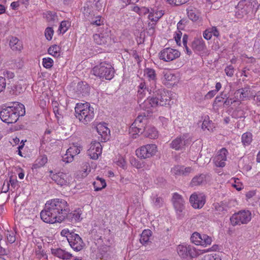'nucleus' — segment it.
Masks as SVG:
<instances>
[{
  "label": "nucleus",
  "mask_w": 260,
  "mask_h": 260,
  "mask_svg": "<svg viewBox=\"0 0 260 260\" xmlns=\"http://www.w3.org/2000/svg\"><path fill=\"white\" fill-rule=\"evenodd\" d=\"M69 212L67 202L64 200L56 199L46 203L40 216L46 223L60 222L68 216Z\"/></svg>",
  "instance_id": "f257e3e1"
},
{
  "label": "nucleus",
  "mask_w": 260,
  "mask_h": 260,
  "mask_svg": "<svg viewBox=\"0 0 260 260\" xmlns=\"http://www.w3.org/2000/svg\"><path fill=\"white\" fill-rule=\"evenodd\" d=\"M11 105L3 108L0 111L1 119L3 122L7 123L16 122L19 116H22L25 113L23 104L18 102H14Z\"/></svg>",
  "instance_id": "f03ea898"
},
{
  "label": "nucleus",
  "mask_w": 260,
  "mask_h": 260,
  "mask_svg": "<svg viewBox=\"0 0 260 260\" xmlns=\"http://www.w3.org/2000/svg\"><path fill=\"white\" fill-rule=\"evenodd\" d=\"M75 111L76 117L84 124H87L94 117V109L88 103H77Z\"/></svg>",
  "instance_id": "7ed1b4c3"
},
{
  "label": "nucleus",
  "mask_w": 260,
  "mask_h": 260,
  "mask_svg": "<svg viewBox=\"0 0 260 260\" xmlns=\"http://www.w3.org/2000/svg\"><path fill=\"white\" fill-rule=\"evenodd\" d=\"M93 74L102 79L111 80L114 77V68L109 64L102 63L92 69Z\"/></svg>",
  "instance_id": "20e7f679"
},
{
  "label": "nucleus",
  "mask_w": 260,
  "mask_h": 260,
  "mask_svg": "<svg viewBox=\"0 0 260 260\" xmlns=\"http://www.w3.org/2000/svg\"><path fill=\"white\" fill-rule=\"evenodd\" d=\"M251 213L249 210H241L234 214L230 218L232 225H240L248 223L251 219Z\"/></svg>",
  "instance_id": "39448f33"
},
{
  "label": "nucleus",
  "mask_w": 260,
  "mask_h": 260,
  "mask_svg": "<svg viewBox=\"0 0 260 260\" xmlns=\"http://www.w3.org/2000/svg\"><path fill=\"white\" fill-rule=\"evenodd\" d=\"M176 250L179 256L183 259L188 260L196 257L198 255V252L196 248L188 245H179Z\"/></svg>",
  "instance_id": "423d86ee"
},
{
  "label": "nucleus",
  "mask_w": 260,
  "mask_h": 260,
  "mask_svg": "<svg viewBox=\"0 0 260 260\" xmlns=\"http://www.w3.org/2000/svg\"><path fill=\"white\" fill-rule=\"evenodd\" d=\"M157 151V147L155 144H147L137 149L136 153L138 157L145 159L152 157Z\"/></svg>",
  "instance_id": "0eeeda50"
},
{
  "label": "nucleus",
  "mask_w": 260,
  "mask_h": 260,
  "mask_svg": "<svg viewBox=\"0 0 260 260\" xmlns=\"http://www.w3.org/2000/svg\"><path fill=\"white\" fill-rule=\"evenodd\" d=\"M148 111L139 114L135 121L130 127V133H134L133 135H136L139 133L142 134L145 130L144 124L143 121L146 116H148Z\"/></svg>",
  "instance_id": "6e6552de"
},
{
  "label": "nucleus",
  "mask_w": 260,
  "mask_h": 260,
  "mask_svg": "<svg viewBox=\"0 0 260 260\" xmlns=\"http://www.w3.org/2000/svg\"><path fill=\"white\" fill-rule=\"evenodd\" d=\"M171 202L177 214L181 215L185 209V204L183 196L177 192H174L172 194Z\"/></svg>",
  "instance_id": "1a4fd4ad"
},
{
  "label": "nucleus",
  "mask_w": 260,
  "mask_h": 260,
  "mask_svg": "<svg viewBox=\"0 0 260 260\" xmlns=\"http://www.w3.org/2000/svg\"><path fill=\"white\" fill-rule=\"evenodd\" d=\"M101 29L99 34L93 36V40L98 45H105L110 40V30L107 27Z\"/></svg>",
  "instance_id": "9d476101"
},
{
  "label": "nucleus",
  "mask_w": 260,
  "mask_h": 260,
  "mask_svg": "<svg viewBox=\"0 0 260 260\" xmlns=\"http://www.w3.org/2000/svg\"><path fill=\"white\" fill-rule=\"evenodd\" d=\"M49 173V177L58 185L63 186L69 184L71 178L67 174L63 173L54 174L52 171H50Z\"/></svg>",
  "instance_id": "9b49d317"
},
{
  "label": "nucleus",
  "mask_w": 260,
  "mask_h": 260,
  "mask_svg": "<svg viewBox=\"0 0 260 260\" xmlns=\"http://www.w3.org/2000/svg\"><path fill=\"white\" fill-rule=\"evenodd\" d=\"M68 242L71 247L76 251L82 249L84 244L81 238L75 233L70 236L68 238Z\"/></svg>",
  "instance_id": "f8f14e48"
},
{
  "label": "nucleus",
  "mask_w": 260,
  "mask_h": 260,
  "mask_svg": "<svg viewBox=\"0 0 260 260\" xmlns=\"http://www.w3.org/2000/svg\"><path fill=\"white\" fill-rule=\"evenodd\" d=\"M189 201L194 208L200 209L204 205L206 198L203 194L194 193L190 196Z\"/></svg>",
  "instance_id": "ddd939ff"
},
{
  "label": "nucleus",
  "mask_w": 260,
  "mask_h": 260,
  "mask_svg": "<svg viewBox=\"0 0 260 260\" xmlns=\"http://www.w3.org/2000/svg\"><path fill=\"white\" fill-rule=\"evenodd\" d=\"M102 146L100 142H92L90 144L89 149L87 151V154L93 159H97L102 154Z\"/></svg>",
  "instance_id": "4468645a"
},
{
  "label": "nucleus",
  "mask_w": 260,
  "mask_h": 260,
  "mask_svg": "<svg viewBox=\"0 0 260 260\" xmlns=\"http://www.w3.org/2000/svg\"><path fill=\"white\" fill-rule=\"evenodd\" d=\"M228 153V150L224 148L218 151L217 155L214 159V164L216 167L222 168L225 166Z\"/></svg>",
  "instance_id": "2eb2a0df"
},
{
  "label": "nucleus",
  "mask_w": 260,
  "mask_h": 260,
  "mask_svg": "<svg viewBox=\"0 0 260 260\" xmlns=\"http://www.w3.org/2000/svg\"><path fill=\"white\" fill-rule=\"evenodd\" d=\"M180 55V52L177 50L170 48H166L164 49V61H172Z\"/></svg>",
  "instance_id": "dca6fc26"
},
{
  "label": "nucleus",
  "mask_w": 260,
  "mask_h": 260,
  "mask_svg": "<svg viewBox=\"0 0 260 260\" xmlns=\"http://www.w3.org/2000/svg\"><path fill=\"white\" fill-rule=\"evenodd\" d=\"M51 252L54 256L66 260L70 259L73 256L72 254L60 248L51 249Z\"/></svg>",
  "instance_id": "f3484780"
},
{
  "label": "nucleus",
  "mask_w": 260,
  "mask_h": 260,
  "mask_svg": "<svg viewBox=\"0 0 260 260\" xmlns=\"http://www.w3.org/2000/svg\"><path fill=\"white\" fill-rule=\"evenodd\" d=\"M164 77L166 82H164V84L168 85V86H172L174 85L177 82V78L174 74L171 73L170 71L164 72Z\"/></svg>",
  "instance_id": "a211bd4d"
},
{
  "label": "nucleus",
  "mask_w": 260,
  "mask_h": 260,
  "mask_svg": "<svg viewBox=\"0 0 260 260\" xmlns=\"http://www.w3.org/2000/svg\"><path fill=\"white\" fill-rule=\"evenodd\" d=\"M96 129L104 141L108 139V136L110 134V131L106 126V123H99L96 126Z\"/></svg>",
  "instance_id": "6ab92c4d"
},
{
  "label": "nucleus",
  "mask_w": 260,
  "mask_h": 260,
  "mask_svg": "<svg viewBox=\"0 0 260 260\" xmlns=\"http://www.w3.org/2000/svg\"><path fill=\"white\" fill-rule=\"evenodd\" d=\"M187 140H185L184 136L177 137L172 141L171 143V147L175 150L181 149L183 146L187 144Z\"/></svg>",
  "instance_id": "aec40b11"
},
{
  "label": "nucleus",
  "mask_w": 260,
  "mask_h": 260,
  "mask_svg": "<svg viewBox=\"0 0 260 260\" xmlns=\"http://www.w3.org/2000/svg\"><path fill=\"white\" fill-rule=\"evenodd\" d=\"M192 47L197 51H201L206 49V45L202 38H197L192 42Z\"/></svg>",
  "instance_id": "412c9836"
},
{
  "label": "nucleus",
  "mask_w": 260,
  "mask_h": 260,
  "mask_svg": "<svg viewBox=\"0 0 260 260\" xmlns=\"http://www.w3.org/2000/svg\"><path fill=\"white\" fill-rule=\"evenodd\" d=\"M9 45L13 50L20 51L23 48L21 41L16 37H12Z\"/></svg>",
  "instance_id": "4be33fe9"
},
{
  "label": "nucleus",
  "mask_w": 260,
  "mask_h": 260,
  "mask_svg": "<svg viewBox=\"0 0 260 260\" xmlns=\"http://www.w3.org/2000/svg\"><path fill=\"white\" fill-rule=\"evenodd\" d=\"M151 236V231L149 230H145L141 235L140 242L144 245H148L150 242L149 239Z\"/></svg>",
  "instance_id": "5701e85b"
},
{
  "label": "nucleus",
  "mask_w": 260,
  "mask_h": 260,
  "mask_svg": "<svg viewBox=\"0 0 260 260\" xmlns=\"http://www.w3.org/2000/svg\"><path fill=\"white\" fill-rule=\"evenodd\" d=\"M48 161L47 157L46 155L40 156L35 161L32 166V169H38L43 167Z\"/></svg>",
  "instance_id": "b1692460"
},
{
  "label": "nucleus",
  "mask_w": 260,
  "mask_h": 260,
  "mask_svg": "<svg viewBox=\"0 0 260 260\" xmlns=\"http://www.w3.org/2000/svg\"><path fill=\"white\" fill-rule=\"evenodd\" d=\"M145 133V136L150 139H155L158 136V133L156 128L153 126H150L147 128L145 127L143 132Z\"/></svg>",
  "instance_id": "393cba45"
},
{
  "label": "nucleus",
  "mask_w": 260,
  "mask_h": 260,
  "mask_svg": "<svg viewBox=\"0 0 260 260\" xmlns=\"http://www.w3.org/2000/svg\"><path fill=\"white\" fill-rule=\"evenodd\" d=\"M174 93L170 91H164V102L165 106L169 107L173 103V98Z\"/></svg>",
  "instance_id": "a878e982"
},
{
  "label": "nucleus",
  "mask_w": 260,
  "mask_h": 260,
  "mask_svg": "<svg viewBox=\"0 0 260 260\" xmlns=\"http://www.w3.org/2000/svg\"><path fill=\"white\" fill-rule=\"evenodd\" d=\"M241 141L244 146H249L252 141V134L250 132L244 133L241 137Z\"/></svg>",
  "instance_id": "bb28decb"
},
{
  "label": "nucleus",
  "mask_w": 260,
  "mask_h": 260,
  "mask_svg": "<svg viewBox=\"0 0 260 260\" xmlns=\"http://www.w3.org/2000/svg\"><path fill=\"white\" fill-rule=\"evenodd\" d=\"M149 92L148 88L145 82H141L138 86V96L139 98H143Z\"/></svg>",
  "instance_id": "cd10ccee"
},
{
  "label": "nucleus",
  "mask_w": 260,
  "mask_h": 260,
  "mask_svg": "<svg viewBox=\"0 0 260 260\" xmlns=\"http://www.w3.org/2000/svg\"><path fill=\"white\" fill-rule=\"evenodd\" d=\"M205 181V175L200 174L194 176L191 181L190 184L192 186L200 185Z\"/></svg>",
  "instance_id": "c85d7f7f"
},
{
  "label": "nucleus",
  "mask_w": 260,
  "mask_h": 260,
  "mask_svg": "<svg viewBox=\"0 0 260 260\" xmlns=\"http://www.w3.org/2000/svg\"><path fill=\"white\" fill-rule=\"evenodd\" d=\"M249 90L246 88H243L237 90L235 92L236 97L239 98L240 100H244L246 98L249 94Z\"/></svg>",
  "instance_id": "c756f323"
},
{
  "label": "nucleus",
  "mask_w": 260,
  "mask_h": 260,
  "mask_svg": "<svg viewBox=\"0 0 260 260\" xmlns=\"http://www.w3.org/2000/svg\"><path fill=\"white\" fill-rule=\"evenodd\" d=\"M160 92V91H159ZM162 96L161 93L158 97H153L149 100V104L152 107H158L161 106Z\"/></svg>",
  "instance_id": "7c9ffc66"
},
{
  "label": "nucleus",
  "mask_w": 260,
  "mask_h": 260,
  "mask_svg": "<svg viewBox=\"0 0 260 260\" xmlns=\"http://www.w3.org/2000/svg\"><path fill=\"white\" fill-rule=\"evenodd\" d=\"M94 190L99 191L105 188L106 186V183L104 179L98 178L96 182L93 183Z\"/></svg>",
  "instance_id": "2f4dec72"
},
{
  "label": "nucleus",
  "mask_w": 260,
  "mask_h": 260,
  "mask_svg": "<svg viewBox=\"0 0 260 260\" xmlns=\"http://www.w3.org/2000/svg\"><path fill=\"white\" fill-rule=\"evenodd\" d=\"M48 52L54 57H58L60 56V48L56 45H52L49 48Z\"/></svg>",
  "instance_id": "473e14b6"
},
{
  "label": "nucleus",
  "mask_w": 260,
  "mask_h": 260,
  "mask_svg": "<svg viewBox=\"0 0 260 260\" xmlns=\"http://www.w3.org/2000/svg\"><path fill=\"white\" fill-rule=\"evenodd\" d=\"M215 211L218 214L224 213L227 210V207L223 203H216L213 204Z\"/></svg>",
  "instance_id": "72a5a7b5"
},
{
  "label": "nucleus",
  "mask_w": 260,
  "mask_h": 260,
  "mask_svg": "<svg viewBox=\"0 0 260 260\" xmlns=\"http://www.w3.org/2000/svg\"><path fill=\"white\" fill-rule=\"evenodd\" d=\"M52 105L53 107V112L57 118L58 119L60 118H62L63 116V113L61 109L58 107V103L56 102L54 103L53 102Z\"/></svg>",
  "instance_id": "f704fd0d"
},
{
  "label": "nucleus",
  "mask_w": 260,
  "mask_h": 260,
  "mask_svg": "<svg viewBox=\"0 0 260 260\" xmlns=\"http://www.w3.org/2000/svg\"><path fill=\"white\" fill-rule=\"evenodd\" d=\"M201 241L200 245L203 246H207V245H210L212 241V238L207 235L203 234L201 235Z\"/></svg>",
  "instance_id": "c9c22d12"
},
{
  "label": "nucleus",
  "mask_w": 260,
  "mask_h": 260,
  "mask_svg": "<svg viewBox=\"0 0 260 260\" xmlns=\"http://www.w3.org/2000/svg\"><path fill=\"white\" fill-rule=\"evenodd\" d=\"M187 14L188 18L192 21H197L200 17L199 14L196 12V10L192 9L187 10Z\"/></svg>",
  "instance_id": "e433bc0d"
},
{
  "label": "nucleus",
  "mask_w": 260,
  "mask_h": 260,
  "mask_svg": "<svg viewBox=\"0 0 260 260\" xmlns=\"http://www.w3.org/2000/svg\"><path fill=\"white\" fill-rule=\"evenodd\" d=\"M236 9V11L235 12V15L237 18H242L244 15L246 13V11L243 8V5L242 4H239Z\"/></svg>",
  "instance_id": "4c0bfd02"
},
{
  "label": "nucleus",
  "mask_w": 260,
  "mask_h": 260,
  "mask_svg": "<svg viewBox=\"0 0 260 260\" xmlns=\"http://www.w3.org/2000/svg\"><path fill=\"white\" fill-rule=\"evenodd\" d=\"M201 235L197 232L193 233L191 237L190 240L192 243H194L197 245H200L201 241Z\"/></svg>",
  "instance_id": "58836bf2"
},
{
  "label": "nucleus",
  "mask_w": 260,
  "mask_h": 260,
  "mask_svg": "<svg viewBox=\"0 0 260 260\" xmlns=\"http://www.w3.org/2000/svg\"><path fill=\"white\" fill-rule=\"evenodd\" d=\"M80 152V149L79 147H77V146H72L70 147L69 149L67 150V155H73V156H75L77 154H78Z\"/></svg>",
  "instance_id": "ea45409f"
},
{
  "label": "nucleus",
  "mask_w": 260,
  "mask_h": 260,
  "mask_svg": "<svg viewBox=\"0 0 260 260\" xmlns=\"http://www.w3.org/2000/svg\"><path fill=\"white\" fill-rule=\"evenodd\" d=\"M44 17L49 22H54L56 19L57 16L55 13L51 11H48L44 14Z\"/></svg>",
  "instance_id": "a19ab883"
},
{
  "label": "nucleus",
  "mask_w": 260,
  "mask_h": 260,
  "mask_svg": "<svg viewBox=\"0 0 260 260\" xmlns=\"http://www.w3.org/2000/svg\"><path fill=\"white\" fill-rule=\"evenodd\" d=\"M213 123L209 120H204L203 122L202 128L203 129H207L209 132L213 131Z\"/></svg>",
  "instance_id": "79ce46f5"
},
{
  "label": "nucleus",
  "mask_w": 260,
  "mask_h": 260,
  "mask_svg": "<svg viewBox=\"0 0 260 260\" xmlns=\"http://www.w3.org/2000/svg\"><path fill=\"white\" fill-rule=\"evenodd\" d=\"M70 26V23L67 21H62L60 24L58 28V30L61 33H64L68 29L69 26Z\"/></svg>",
  "instance_id": "37998d69"
},
{
  "label": "nucleus",
  "mask_w": 260,
  "mask_h": 260,
  "mask_svg": "<svg viewBox=\"0 0 260 260\" xmlns=\"http://www.w3.org/2000/svg\"><path fill=\"white\" fill-rule=\"evenodd\" d=\"M90 24L92 25L100 26L104 24V20L101 19V16L98 15L95 18H92L90 21Z\"/></svg>",
  "instance_id": "c03bdc74"
},
{
  "label": "nucleus",
  "mask_w": 260,
  "mask_h": 260,
  "mask_svg": "<svg viewBox=\"0 0 260 260\" xmlns=\"http://www.w3.org/2000/svg\"><path fill=\"white\" fill-rule=\"evenodd\" d=\"M8 241L12 244L16 241L15 233L12 231H7L6 234Z\"/></svg>",
  "instance_id": "a18cd8bd"
},
{
  "label": "nucleus",
  "mask_w": 260,
  "mask_h": 260,
  "mask_svg": "<svg viewBox=\"0 0 260 260\" xmlns=\"http://www.w3.org/2000/svg\"><path fill=\"white\" fill-rule=\"evenodd\" d=\"M43 65L46 69L51 68L53 63V60L50 57L44 58L43 59Z\"/></svg>",
  "instance_id": "49530a36"
},
{
  "label": "nucleus",
  "mask_w": 260,
  "mask_h": 260,
  "mask_svg": "<svg viewBox=\"0 0 260 260\" xmlns=\"http://www.w3.org/2000/svg\"><path fill=\"white\" fill-rule=\"evenodd\" d=\"M149 80H154L155 79V71L152 69L147 68L144 71Z\"/></svg>",
  "instance_id": "de8ad7c7"
},
{
  "label": "nucleus",
  "mask_w": 260,
  "mask_h": 260,
  "mask_svg": "<svg viewBox=\"0 0 260 260\" xmlns=\"http://www.w3.org/2000/svg\"><path fill=\"white\" fill-rule=\"evenodd\" d=\"M183 166H176L172 169L173 173L178 176L182 175Z\"/></svg>",
  "instance_id": "09e8293b"
},
{
  "label": "nucleus",
  "mask_w": 260,
  "mask_h": 260,
  "mask_svg": "<svg viewBox=\"0 0 260 260\" xmlns=\"http://www.w3.org/2000/svg\"><path fill=\"white\" fill-rule=\"evenodd\" d=\"M224 72L228 76L232 77L235 72L234 68L232 65H229L225 68Z\"/></svg>",
  "instance_id": "8fccbe9b"
},
{
  "label": "nucleus",
  "mask_w": 260,
  "mask_h": 260,
  "mask_svg": "<svg viewBox=\"0 0 260 260\" xmlns=\"http://www.w3.org/2000/svg\"><path fill=\"white\" fill-rule=\"evenodd\" d=\"M54 31L51 27H47L45 32V35L48 40H51L52 38Z\"/></svg>",
  "instance_id": "3c124183"
},
{
  "label": "nucleus",
  "mask_w": 260,
  "mask_h": 260,
  "mask_svg": "<svg viewBox=\"0 0 260 260\" xmlns=\"http://www.w3.org/2000/svg\"><path fill=\"white\" fill-rule=\"evenodd\" d=\"M162 15H161L160 13H159L158 15L156 13L155 14L151 13L148 15V17L151 21H157L161 17Z\"/></svg>",
  "instance_id": "603ef678"
},
{
  "label": "nucleus",
  "mask_w": 260,
  "mask_h": 260,
  "mask_svg": "<svg viewBox=\"0 0 260 260\" xmlns=\"http://www.w3.org/2000/svg\"><path fill=\"white\" fill-rule=\"evenodd\" d=\"M204 260H221L220 257L217 254H208L204 256Z\"/></svg>",
  "instance_id": "864d4df0"
},
{
  "label": "nucleus",
  "mask_w": 260,
  "mask_h": 260,
  "mask_svg": "<svg viewBox=\"0 0 260 260\" xmlns=\"http://www.w3.org/2000/svg\"><path fill=\"white\" fill-rule=\"evenodd\" d=\"M95 6L98 11L101 10L105 5V0H95Z\"/></svg>",
  "instance_id": "5fc2aeb1"
},
{
  "label": "nucleus",
  "mask_w": 260,
  "mask_h": 260,
  "mask_svg": "<svg viewBox=\"0 0 260 260\" xmlns=\"http://www.w3.org/2000/svg\"><path fill=\"white\" fill-rule=\"evenodd\" d=\"M4 78H7L8 79H13L14 77V74L12 72L9 71H5L3 72Z\"/></svg>",
  "instance_id": "6e6d98bb"
},
{
  "label": "nucleus",
  "mask_w": 260,
  "mask_h": 260,
  "mask_svg": "<svg viewBox=\"0 0 260 260\" xmlns=\"http://www.w3.org/2000/svg\"><path fill=\"white\" fill-rule=\"evenodd\" d=\"M74 157L73 155H67V151L66 152V154L62 157V160L63 161H65L66 162H72L74 159Z\"/></svg>",
  "instance_id": "4d7b16f0"
},
{
  "label": "nucleus",
  "mask_w": 260,
  "mask_h": 260,
  "mask_svg": "<svg viewBox=\"0 0 260 260\" xmlns=\"http://www.w3.org/2000/svg\"><path fill=\"white\" fill-rule=\"evenodd\" d=\"M6 86V79L3 77H0V92L5 89Z\"/></svg>",
  "instance_id": "13d9d810"
},
{
  "label": "nucleus",
  "mask_w": 260,
  "mask_h": 260,
  "mask_svg": "<svg viewBox=\"0 0 260 260\" xmlns=\"http://www.w3.org/2000/svg\"><path fill=\"white\" fill-rule=\"evenodd\" d=\"M226 98V94H223V92L221 93L220 95L217 96L214 100V103L217 104L221 102L224 99Z\"/></svg>",
  "instance_id": "bf43d9fd"
},
{
  "label": "nucleus",
  "mask_w": 260,
  "mask_h": 260,
  "mask_svg": "<svg viewBox=\"0 0 260 260\" xmlns=\"http://www.w3.org/2000/svg\"><path fill=\"white\" fill-rule=\"evenodd\" d=\"M193 169L191 167H184L183 166L182 176H187L192 172Z\"/></svg>",
  "instance_id": "052dcab7"
},
{
  "label": "nucleus",
  "mask_w": 260,
  "mask_h": 260,
  "mask_svg": "<svg viewBox=\"0 0 260 260\" xmlns=\"http://www.w3.org/2000/svg\"><path fill=\"white\" fill-rule=\"evenodd\" d=\"M182 36V32L181 31H179L178 33H177L174 37L175 41L177 43V44L179 46L181 45V38Z\"/></svg>",
  "instance_id": "680f3d73"
},
{
  "label": "nucleus",
  "mask_w": 260,
  "mask_h": 260,
  "mask_svg": "<svg viewBox=\"0 0 260 260\" xmlns=\"http://www.w3.org/2000/svg\"><path fill=\"white\" fill-rule=\"evenodd\" d=\"M210 31V30L208 28L205 30L203 32L204 38L207 40L211 39L212 37V34H211Z\"/></svg>",
  "instance_id": "e2e57ef3"
},
{
  "label": "nucleus",
  "mask_w": 260,
  "mask_h": 260,
  "mask_svg": "<svg viewBox=\"0 0 260 260\" xmlns=\"http://www.w3.org/2000/svg\"><path fill=\"white\" fill-rule=\"evenodd\" d=\"M209 29L210 30V31L211 32V34H212V36L213 35L214 36L216 37L219 36V32L216 27L213 26Z\"/></svg>",
  "instance_id": "0e129e2a"
},
{
  "label": "nucleus",
  "mask_w": 260,
  "mask_h": 260,
  "mask_svg": "<svg viewBox=\"0 0 260 260\" xmlns=\"http://www.w3.org/2000/svg\"><path fill=\"white\" fill-rule=\"evenodd\" d=\"M216 90H212L209 91L205 95V98L207 99H210L212 98L216 94Z\"/></svg>",
  "instance_id": "69168bd1"
},
{
  "label": "nucleus",
  "mask_w": 260,
  "mask_h": 260,
  "mask_svg": "<svg viewBox=\"0 0 260 260\" xmlns=\"http://www.w3.org/2000/svg\"><path fill=\"white\" fill-rule=\"evenodd\" d=\"M117 165L122 168H124L126 163L124 159L122 157H120L117 161Z\"/></svg>",
  "instance_id": "338daca9"
},
{
  "label": "nucleus",
  "mask_w": 260,
  "mask_h": 260,
  "mask_svg": "<svg viewBox=\"0 0 260 260\" xmlns=\"http://www.w3.org/2000/svg\"><path fill=\"white\" fill-rule=\"evenodd\" d=\"M225 101L224 102V105L225 106H229L232 105L233 103L236 102V100L232 98H229L226 96Z\"/></svg>",
  "instance_id": "774afa93"
}]
</instances>
